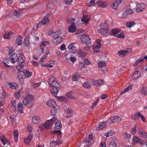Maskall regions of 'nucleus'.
Instances as JSON below:
<instances>
[{
	"label": "nucleus",
	"mask_w": 147,
	"mask_h": 147,
	"mask_svg": "<svg viewBox=\"0 0 147 147\" xmlns=\"http://www.w3.org/2000/svg\"><path fill=\"white\" fill-rule=\"evenodd\" d=\"M121 0H116L111 5V8L114 9H117L119 5L121 3Z\"/></svg>",
	"instance_id": "obj_10"
},
{
	"label": "nucleus",
	"mask_w": 147,
	"mask_h": 147,
	"mask_svg": "<svg viewBox=\"0 0 147 147\" xmlns=\"http://www.w3.org/2000/svg\"><path fill=\"white\" fill-rule=\"evenodd\" d=\"M86 66L84 63H80L78 65V68L79 69H81L85 67Z\"/></svg>",
	"instance_id": "obj_63"
},
{
	"label": "nucleus",
	"mask_w": 147,
	"mask_h": 147,
	"mask_svg": "<svg viewBox=\"0 0 147 147\" xmlns=\"http://www.w3.org/2000/svg\"><path fill=\"white\" fill-rule=\"evenodd\" d=\"M95 0H90V2L87 3V5L90 7L94 6L95 4Z\"/></svg>",
	"instance_id": "obj_55"
},
{
	"label": "nucleus",
	"mask_w": 147,
	"mask_h": 147,
	"mask_svg": "<svg viewBox=\"0 0 147 147\" xmlns=\"http://www.w3.org/2000/svg\"><path fill=\"white\" fill-rule=\"evenodd\" d=\"M24 67V65L22 64L18 65L16 66V68L18 71H22L23 70V68Z\"/></svg>",
	"instance_id": "obj_50"
},
{
	"label": "nucleus",
	"mask_w": 147,
	"mask_h": 147,
	"mask_svg": "<svg viewBox=\"0 0 147 147\" xmlns=\"http://www.w3.org/2000/svg\"><path fill=\"white\" fill-rule=\"evenodd\" d=\"M140 139L136 136H134L133 139V143L134 144L140 142Z\"/></svg>",
	"instance_id": "obj_37"
},
{
	"label": "nucleus",
	"mask_w": 147,
	"mask_h": 147,
	"mask_svg": "<svg viewBox=\"0 0 147 147\" xmlns=\"http://www.w3.org/2000/svg\"><path fill=\"white\" fill-rule=\"evenodd\" d=\"M114 134V131L112 130H111L109 132L105 134V136L106 137H108L111 136H113Z\"/></svg>",
	"instance_id": "obj_43"
},
{
	"label": "nucleus",
	"mask_w": 147,
	"mask_h": 147,
	"mask_svg": "<svg viewBox=\"0 0 147 147\" xmlns=\"http://www.w3.org/2000/svg\"><path fill=\"white\" fill-rule=\"evenodd\" d=\"M22 90L20 89L15 93V97L16 98H19L21 95V92Z\"/></svg>",
	"instance_id": "obj_48"
},
{
	"label": "nucleus",
	"mask_w": 147,
	"mask_h": 147,
	"mask_svg": "<svg viewBox=\"0 0 147 147\" xmlns=\"http://www.w3.org/2000/svg\"><path fill=\"white\" fill-rule=\"evenodd\" d=\"M55 79L53 76L49 77L47 82L49 85L52 88H58L59 87V83L55 81Z\"/></svg>",
	"instance_id": "obj_3"
},
{
	"label": "nucleus",
	"mask_w": 147,
	"mask_h": 147,
	"mask_svg": "<svg viewBox=\"0 0 147 147\" xmlns=\"http://www.w3.org/2000/svg\"><path fill=\"white\" fill-rule=\"evenodd\" d=\"M13 135L14 136V139L16 142L18 141V131L17 130H15L13 132Z\"/></svg>",
	"instance_id": "obj_47"
},
{
	"label": "nucleus",
	"mask_w": 147,
	"mask_h": 147,
	"mask_svg": "<svg viewBox=\"0 0 147 147\" xmlns=\"http://www.w3.org/2000/svg\"><path fill=\"white\" fill-rule=\"evenodd\" d=\"M34 99V96L32 95H27L23 99L22 103L23 105L27 106L29 108H31L33 106L32 101Z\"/></svg>",
	"instance_id": "obj_1"
},
{
	"label": "nucleus",
	"mask_w": 147,
	"mask_h": 147,
	"mask_svg": "<svg viewBox=\"0 0 147 147\" xmlns=\"http://www.w3.org/2000/svg\"><path fill=\"white\" fill-rule=\"evenodd\" d=\"M80 38L82 42L84 43H86L87 42L91 41L90 38L87 35L85 34L82 35Z\"/></svg>",
	"instance_id": "obj_8"
},
{
	"label": "nucleus",
	"mask_w": 147,
	"mask_h": 147,
	"mask_svg": "<svg viewBox=\"0 0 147 147\" xmlns=\"http://www.w3.org/2000/svg\"><path fill=\"white\" fill-rule=\"evenodd\" d=\"M101 28L100 29H108L109 30V25L106 23H102L100 25Z\"/></svg>",
	"instance_id": "obj_32"
},
{
	"label": "nucleus",
	"mask_w": 147,
	"mask_h": 147,
	"mask_svg": "<svg viewBox=\"0 0 147 147\" xmlns=\"http://www.w3.org/2000/svg\"><path fill=\"white\" fill-rule=\"evenodd\" d=\"M32 129L33 128L32 125L30 124H28L26 128L27 131L28 132H30L32 130Z\"/></svg>",
	"instance_id": "obj_56"
},
{
	"label": "nucleus",
	"mask_w": 147,
	"mask_h": 147,
	"mask_svg": "<svg viewBox=\"0 0 147 147\" xmlns=\"http://www.w3.org/2000/svg\"><path fill=\"white\" fill-rule=\"evenodd\" d=\"M10 56V59L11 63H14L17 61L18 59V57L16 54L13 53Z\"/></svg>",
	"instance_id": "obj_14"
},
{
	"label": "nucleus",
	"mask_w": 147,
	"mask_h": 147,
	"mask_svg": "<svg viewBox=\"0 0 147 147\" xmlns=\"http://www.w3.org/2000/svg\"><path fill=\"white\" fill-rule=\"evenodd\" d=\"M136 23L134 21H129L127 22L126 24V26L127 28H131L134 26Z\"/></svg>",
	"instance_id": "obj_30"
},
{
	"label": "nucleus",
	"mask_w": 147,
	"mask_h": 147,
	"mask_svg": "<svg viewBox=\"0 0 147 147\" xmlns=\"http://www.w3.org/2000/svg\"><path fill=\"white\" fill-rule=\"evenodd\" d=\"M26 58L22 53L20 52L19 54V57L18 58V61L19 63H22L25 61Z\"/></svg>",
	"instance_id": "obj_11"
},
{
	"label": "nucleus",
	"mask_w": 147,
	"mask_h": 147,
	"mask_svg": "<svg viewBox=\"0 0 147 147\" xmlns=\"http://www.w3.org/2000/svg\"><path fill=\"white\" fill-rule=\"evenodd\" d=\"M124 136L125 140L129 141V139L130 138L131 135L129 134H128L126 133H124Z\"/></svg>",
	"instance_id": "obj_54"
},
{
	"label": "nucleus",
	"mask_w": 147,
	"mask_h": 147,
	"mask_svg": "<svg viewBox=\"0 0 147 147\" xmlns=\"http://www.w3.org/2000/svg\"><path fill=\"white\" fill-rule=\"evenodd\" d=\"M122 120L121 117L117 116H114L111 117L107 121V122L109 123H120Z\"/></svg>",
	"instance_id": "obj_5"
},
{
	"label": "nucleus",
	"mask_w": 147,
	"mask_h": 147,
	"mask_svg": "<svg viewBox=\"0 0 147 147\" xmlns=\"http://www.w3.org/2000/svg\"><path fill=\"white\" fill-rule=\"evenodd\" d=\"M141 92L144 95H147V88L145 87H142L141 90Z\"/></svg>",
	"instance_id": "obj_44"
},
{
	"label": "nucleus",
	"mask_w": 147,
	"mask_h": 147,
	"mask_svg": "<svg viewBox=\"0 0 147 147\" xmlns=\"http://www.w3.org/2000/svg\"><path fill=\"white\" fill-rule=\"evenodd\" d=\"M117 36L118 38L123 39L125 37V35L123 33H121L120 34H118L117 35Z\"/></svg>",
	"instance_id": "obj_58"
},
{
	"label": "nucleus",
	"mask_w": 147,
	"mask_h": 147,
	"mask_svg": "<svg viewBox=\"0 0 147 147\" xmlns=\"http://www.w3.org/2000/svg\"><path fill=\"white\" fill-rule=\"evenodd\" d=\"M96 4L97 5L99 6L102 8H105L107 5V4L106 2L101 1H97L96 3Z\"/></svg>",
	"instance_id": "obj_15"
},
{
	"label": "nucleus",
	"mask_w": 147,
	"mask_h": 147,
	"mask_svg": "<svg viewBox=\"0 0 147 147\" xmlns=\"http://www.w3.org/2000/svg\"><path fill=\"white\" fill-rule=\"evenodd\" d=\"M147 143V140L146 139H143L140 140L139 144L141 145H146Z\"/></svg>",
	"instance_id": "obj_64"
},
{
	"label": "nucleus",
	"mask_w": 147,
	"mask_h": 147,
	"mask_svg": "<svg viewBox=\"0 0 147 147\" xmlns=\"http://www.w3.org/2000/svg\"><path fill=\"white\" fill-rule=\"evenodd\" d=\"M132 85H130L127 87L126 88L123 89L121 92L120 94H123L124 93L130 90L132 88Z\"/></svg>",
	"instance_id": "obj_33"
},
{
	"label": "nucleus",
	"mask_w": 147,
	"mask_h": 147,
	"mask_svg": "<svg viewBox=\"0 0 147 147\" xmlns=\"http://www.w3.org/2000/svg\"><path fill=\"white\" fill-rule=\"evenodd\" d=\"M32 121L35 124H38L40 122V119L39 117L37 116H35L32 119Z\"/></svg>",
	"instance_id": "obj_22"
},
{
	"label": "nucleus",
	"mask_w": 147,
	"mask_h": 147,
	"mask_svg": "<svg viewBox=\"0 0 147 147\" xmlns=\"http://www.w3.org/2000/svg\"><path fill=\"white\" fill-rule=\"evenodd\" d=\"M49 22V20L48 18H45L43 19H42L41 22H39L38 24L37 25L38 27L39 26H41V23H42L43 24H48Z\"/></svg>",
	"instance_id": "obj_17"
},
{
	"label": "nucleus",
	"mask_w": 147,
	"mask_h": 147,
	"mask_svg": "<svg viewBox=\"0 0 147 147\" xmlns=\"http://www.w3.org/2000/svg\"><path fill=\"white\" fill-rule=\"evenodd\" d=\"M47 106L53 108L51 110V114L52 115H54L57 112V110L59 109L60 107L57 105L55 101L54 100H51L48 101L47 103Z\"/></svg>",
	"instance_id": "obj_2"
},
{
	"label": "nucleus",
	"mask_w": 147,
	"mask_h": 147,
	"mask_svg": "<svg viewBox=\"0 0 147 147\" xmlns=\"http://www.w3.org/2000/svg\"><path fill=\"white\" fill-rule=\"evenodd\" d=\"M65 57L67 59H69L70 58L72 55H71V53L70 52L67 53L65 54Z\"/></svg>",
	"instance_id": "obj_61"
},
{
	"label": "nucleus",
	"mask_w": 147,
	"mask_h": 147,
	"mask_svg": "<svg viewBox=\"0 0 147 147\" xmlns=\"http://www.w3.org/2000/svg\"><path fill=\"white\" fill-rule=\"evenodd\" d=\"M62 127L61 122L59 121H58L56 123L55 125V129H59Z\"/></svg>",
	"instance_id": "obj_41"
},
{
	"label": "nucleus",
	"mask_w": 147,
	"mask_h": 147,
	"mask_svg": "<svg viewBox=\"0 0 147 147\" xmlns=\"http://www.w3.org/2000/svg\"><path fill=\"white\" fill-rule=\"evenodd\" d=\"M15 117V115L14 114L11 115L9 117V118L10 119L12 124L14 126H15L16 124V121Z\"/></svg>",
	"instance_id": "obj_21"
},
{
	"label": "nucleus",
	"mask_w": 147,
	"mask_h": 147,
	"mask_svg": "<svg viewBox=\"0 0 147 147\" xmlns=\"http://www.w3.org/2000/svg\"><path fill=\"white\" fill-rule=\"evenodd\" d=\"M119 32V30L115 29H113L111 31V34L113 35H115Z\"/></svg>",
	"instance_id": "obj_52"
},
{
	"label": "nucleus",
	"mask_w": 147,
	"mask_h": 147,
	"mask_svg": "<svg viewBox=\"0 0 147 147\" xmlns=\"http://www.w3.org/2000/svg\"><path fill=\"white\" fill-rule=\"evenodd\" d=\"M21 71H18L17 74V78L19 80H21L22 79L23 75L21 74Z\"/></svg>",
	"instance_id": "obj_60"
},
{
	"label": "nucleus",
	"mask_w": 147,
	"mask_h": 147,
	"mask_svg": "<svg viewBox=\"0 0 147 147\" xmlns=\"http://www.w3.org/2000/svg\"><path fill=\"white\" fill-rule=\"evenodd\" d=\"M81 20L82 21L84 22L86 24L88 23L89 20V17L86 14H84Z\"/></svg>",
	"instance_id": "obj_27"
},
{
	"label": "nucleus",
	"mask_w": 147,
	"mask_h": 147,
	"mask_svg": "<svg viewBox=\"0 0 147 147\" xmlns=\"http://www.w3.org/2000/svg\"><path fill=\"white\" fill-rule=\"evenodd\" d=\"M13 14L16 16L17 18H20L22 16V11H14L13 12Z\"/></svg>",
	"instance_id": "obj_40"
},
{
	"label": "nucleus",
	"mask_w": 147,
	"mask_h": 147,
	"mask_svg": "<svg viewBox=\"0 0 147 147\" xmlns=\"http://www.w3.org/2000/svg\"><path fill=\"white\" fill-rule=\"evenodd\" d=\"M80 77V75L78 73H76L73 76L72 80L73 81H78Z\"/></svg>",
	"instance_id": "obj_36"
},
{
	"label": "nucleus",
	"mask_w": 147,
	"mask_h": 147,
	"mask_svg": "<svg viewBox=\"0 0 147 147\" xmlns=\"http://www.w3.org/2000/svg\"><path fill=\"white\" fill-rule=\"evenodd\" d=\"M109 147H117V145L114 141H111L109 145Z\"/></svg>",
	"instance_id": "obj_53"
},
{
	"label": "nucleus",
	"mask_w": 147,
	"mask_h": 147,
	"mask_svg": "<svg viewBox=\"0 0 147 147\" xmlns=\"http://www.w3.org/2000/svg\"><path fill=\"white\" fill-rule=\"evenodd\" d=\"M77 53L78 56L80 57H83L85 56L87 54V52H84L82 50H79Z\"/></svg>",
	"instance_id": "obj_26"
},
{
	"label": "nucleus",
	"mask_w": 147,
	"mask_h": 147,
	"mask_svg": "<svg viewBox=\"0 0 147 147\" xmlns=\"http://www.w3.org/2000/svg\"><path fill=\"white\" fill-rule=\"evenodd\" d=\"M133 13L134 11H133L130 9H129L126 10L125 11L124 14L125 15H127L130 14H132Z\"/></svg>",
	"instance_id": "obj_62"
},
{
	"label": "nucleus",
	"mask_w": 147,
	"mask_h": 147,
	"mask_svg": "<svg viewBox=\"0 0 147 147\" xmlns=\"http://www.w3.org/2000/svg\"><path fill=\"white\" fill-rule=\"evenodd\" d=\"M49 35L53 37H55V32L52 30H50L48 32Z\"/></svg>",
	"instance_id": "obj_59"
},
{
	"label": "nucleus",
	"mask_w": 147,
	"mask_h": 147,
	"mask_svg": "<svg viewBox=\"0 0 147 147\" xmlns=\"http://www.w3.org/2000/svg\"><path fill=\"white\" fill-rule=\"evenodd\" d=\"M50 144L51 146L54 147L57 145L56 141L55 140H52L50 141Z\"/></svg>",
	"instance_id": "obj_57"
},
{
	"label": "nucleus",
	"mask_w": 147,
	"mask_h": 147,
	"mask_svg": "<svg viewBox=\"0 0 147 147\" xmlns=\"http://www.w3.org/2000/svg\"><path fill=\"white\" fill-rule=\"evenodd\" d=\"M76 30L77 27L75 24L74 23H71L68 28L69 31L70 32H74L76 31Z\"/></svg>",
	"instance_id": "obj_12"
},
{
	"label": "nucleus",
	"mask_w": 147,
	"mask_h": 147,
	"mask_svg": "<svg viewBox=\"0 0 147 147\" xmlns=\"http://www.w3.org/2000/svg\"><path fill=\"white\" fill-rule=\"evenodd\" d=\"M23 107L21 102H20L18 104V111L20 113H23Z\"/></svg>",
	"instance_id": "obj_29"
},
{
	"label": "nucleus",
	"mask_w": 147,
	"mask_h": 147,
	"mask_svg": "<svg viewBox=\"0 0 147 147\" xmlns=\"http://www.w3.org/2000/svg\"><path fill=\"white\" fill-rule=\"evenodd\" d=\"M58 88H52V90H51V94L55 96H56L57 95V93L59 91Z\"/></svg>",
	"instance_id": "obj_38"
},
{
	"label": "nucleus",
	"mask_w": 147,
	"mask_h": 147,
	"mask_svg": "<svg viewBox=\"0 0 147 147\" xmlns=\"http://www.w3.org/2000/svg\"><path fill=\"white\" fill-rule=\"evenodd\" d=\"M98 66L99 67L102 68L106 66V63L104 61L99 62L98 63Z\"/></svg>",
	"instance_id": "obj_46"
},
{
	"label": "nucleus",
	"mask_w": 147,
	"mask_h": 147,
	"mask_svg": "<svg viewBox=\"0 0 147 147\" xmlns=\"http://www.w3.org/2000/svg\"><path fill=\"white\" fill-rule=\"evenodd\" d=\"M33 139V136L31 134H29L27 138L24 139V141L25 143L27 144H28Z\"/></svg>",
	"instance_id": "obj_18"
},
{
	"label": "nucleus",
	"mask_w": 147,
	"mask_h": 147,
	"mask_svg": "<svg viewBox=\"0 0 147 147\" xmlns=\"http://www.w3.org/2000/svg\"><path fill=\"white\" fill-rule=\"evenodd\" d=\"M13 34V32L10 31L9 32L5 33L3 35V37L5 39H9L11 36Z\"/></svg>",
	"instance_id": "obj_24"
},
{
	"label": "nucleus",
	"mask_w": 147,
	"mask_h": 147,
	"mask_svg": "<svg viewBox=\"0 0 147 147\" xmlns=\"http://www.w3.org/2000/svg\"><path fill=\"white\" fill-rule=\"evenodd\" d=\"M24 45L26 47L28 46L29 44V40L28 37H25L24 40Z\"/></svg>",
	"instance_id": "obj_49"
},
{
	"label": "nucleus",
	"mask_w": 147,
	"mask_h": 147,
	"mask_svg": "<svg viewBox=\"0 0 147 147\" xmlns=\"http://www.w3.org/2000/svg\"><path fill=\"white\" fill-rule=\"evenodd\" d=\"M22 38L21 36H19L16 39V43L19 45H20L22 43Z\"/></svg>",
	"instance_id": "obj_45"
},
{
	"label": "nucleus",
	"mask_w": 147,
	"mask_h": 147,
	"mask_svg": "<svg viewBox=\"0 0 147 147\" xmlns=\"http://www.w3.org/2000/svg\"><path fill=\"white\" fill-rule=\"evenodd\" d=\"M67 48L69 51L73 53H75L77 50L75 47L74 44L73 43L70 44L68 46Z\"/></svg>",
	"instance_id": "obj_13"
},
{
	"label": "nucleus",
	"mask_w": 147,
	"mask_h": 147,
	"mask_svg": "<svg viewBox=\"0 0 147 147\" xmlns=\"http://www.w3.org/2000/svg\"><path fill=\"white\" fill-rule=\"evenodd\" d=\"M7 85L8 86L11 88L17 89L18 88V85L16 83L8 82L7 83Z\"/></svg>",
	"instance_id": "obj_28"
},
{
	"label": "nucleus",
	"mask_w": 147,
	"mask_h": 147,
	"mask_svg": "<svg viewBox=\"0 0 147 147\" xmlns=\"http://www.w3.org/2000/svg\"><path fill=\"white\" fill-rule=\"evenodd\" d=\"M83 87L86 89H89L90 88V84L87 81L85 82L83 84Z\"/></svg>",
	"instance_id": "obj_51"
},
{
	"label": "nucleus",
	"mask_w": 147,
	"mask_h": 147,
	"mask_svg": "<svg viewBox=\"0 0 147 147\" xmlns=\"http://www.w3.org/2000/svg\"><path fill=\"white\" fill-rule=\"evenodd\" d=\"M106 125V124L105 122H100L97 128V129L100 130L101 129H103L105 127Z\"/></svg>",
	"instance_id": "obj_39"
},
{
	"label": "nucleus",
	"mask_w": 147,
	"mask_h": 147,
	"mask_svg": "<svg viewBox=\"0 0 147 147\" xmlns=\"http://www.w3.org/2000/svg\"><path fill=\"white\" fill-rule=\"evenodd\" d=\"M63 39V38L61 36H56L52 40L53 43L55 45H57L61 42Z\"/></svg>",
	"instance_id": "obj_9"
},
{
	"label": "nucleus",
	"mask_w": 147,
	"mask_h": 147,
	"mask_svg": "<svg viewBox=\"0 0 147 147\" xmlns=\"http://www.w3.org/2000/svg\"><path fill=\"white\" fill-rule=\"evenodd\" d=\"M57 3L56 1L55 0H51L50 3L46 5V7L48 9H50L51 7L55 6Z\"/></svg>",
	"instance_id": "obj_19"
},
{
	"label": "nucleus",
	"mask_w": 147,
	"mask_h": 147,
	"mask_svg": "<svg viewBox=\"0 0 147 147\" xmlns=\"http://www.w3.org/2000/svg\"><path fill=\"white\" fill-rule=\"evenodd\" d=\"M66 96L67 97L71 99H74L75 98L72 92L71 91L68 92L66 94Z\"/></svg>",
	"instance_id": "obj_42"
},
{
	"label": "nucleus",
	"mask_w": 147,
	"mask_h": 147,
	"mask_svg": "<svg viewBox=\"0 0 147 147\" xmlns=\"http://www.w3.org/2000/svg\"><path fill=\"white\" fill-rule=\"evenodd\" d=\"M139 134L140 136L144 138H147V133L143 131L142 128H140L138 131Z\"/></svg>",
	"instance_id": "obj_23"
},
{
	"label": "nucleus",
	"mask_w": 147,
	"mask_h": 147,
	"mask_svg": "<svg viewBox=\"0 0 147 147\" xmlns=\"http://www.w3.org/2000/svg\"><path fill=\"white\" fill-rule=\"evenodd\" d=\"M132 52V50L130 48H127L125 50H121L118 52L119 55L121 57H125L126 53H129Z\"/></svg>",
	"instance_id": "obj_6"
},
{
	"label": "nucleus",
	"mask_w": 147,
	"mask_h": 147,
	"mask_svg": "<svg viewBox=\"0 0 147 147\" xmlns=\"http://www.w3.org/2000/svg\"><path fill=\"white\" fill-rule=\"evenodd\" d=\"M146 8V5L144 3H139L136 5V11L139 13L144 11Z\"/></svg>",
	"instance_id": "obj_7"
},
{
	"label": "nucleus",
	"mask_w": 147,
	"mask_h": 147,
	"mask_svg": "<svg viewBox=\"0 0 147 147\" xmlns=\"http://www.w3.org/2000/svg\"><path fill=\"white\" fill-rule=\"evenodd\" d=\"M72 111L71 108L68 107L67 109V114L66 115L67 118H70L72 115Z\"/></svg>",
	"instance_id": "obj_34"
},
{
	"label": "nucleus",
	"mask_w": 147,
	"mask_h": 147,
	"mask_svg": "<svg viewBox=\"0 0 147 147\" xmlns=\"http://www.w3.org/2000/svg\"><path fill=\"white\" fill-rule=\"evenodd\" d=\"M23 71L25 77L26 78H29L30 77L32 74V72L29 71L28 70L26 69L23 70Z\"/></svg>",
	"instance_id": "obj_25"
},
{
	"label": "nucleus",
	"mask_w": 147,
	"mask_h": 147,
	"mask_svg": "<svg viewBox=\"0 0 147 147\" xmlns=\"http://www.w3.org/2000/svg\"><path fill=\"white\" fill-rule=\"evenodd\" d=\"M1 142L3 145L5 146L6 147H7L9 145L10 146V142L6 139L5 137L4 136L2 138Z\"/></svg>",
	"instance_id": "obj_16"
},
{
	"label": "nucleus",
	"mask_w": 147,
	"mask_h": 147,
	"mask_svg": "<svg viewBox=\"0 0 147 147\" xmlns=\"http://www.w3.org/2000/svg\"><path fill=\"white\" fill-rule=\"evenodd\" d=\"M109 30L108 29H100L98 31L99 34H100L102 35H105L108 33Z\"/></svg>",
	"instance_id": "obj_31"
},
{
	"label": "nucleus",
	"mask_w": 147,
	"mask_h": 147,
	"mask_svg": "<svg viewBox=\"0 0 147 147\" xmlns=\"http://www.w3.org/2000/svg\"><path fill=\"white\" fill-rule=\"evenodd\" d=\"M141 74V72L138 70H136L134 73L132 78L133 80L136 79L140 77Z\"/></svg>",
	"instance_id": "obj_20"
},
{
	"label": "nucleus",
	"mask_w": 147,
	"mask_h": 147,
	"mask_svg": "<svg viewBox=\"0 0 147 147\" xmlns=\"http://www.w3.org/2000/svg\"><path fill=\"white\" fill-rule=\"evenodd\" d=\"M100 45H96L92 47V49L96 53H99L100 48Z\"/></svg>",
	"instance_id": "obj_35"
},
{
	"label": "nucleus",
	"mask_w": 147,
	"mask_h": 147,
	"mask_svg": "<svg viewBox=\"0 0 147 147\" xmlns=\"http://www.w3.org/2000/svg\"><path fill=\"white\" fill-rule=\"evenodd\" d=\"M57 119L55 117H53L50 120L46 121L45 123H43L42 125L46 129H49L50 128L52 124Z\"/></svg>",
	"instance_id": "obj_4"
}]
</instances>
